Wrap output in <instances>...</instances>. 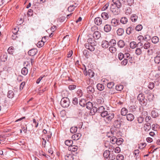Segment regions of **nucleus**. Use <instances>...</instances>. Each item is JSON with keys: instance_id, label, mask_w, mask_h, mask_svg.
Returning a JSON list of instances; mask_svg holds the SVG:
<instances>
[{"instance_id": "1", "label": "nucleus", "mask_w": 160, "mask_h": 160, "mask_svg": "<svg viewBox=\"0 0 160 160\" xmlns=\"http://www.w3.org/2000/svg\"><path fill=\"white\" fill-rule=\"evenodd\" d=\"M137 99L139 101L140 103L142 106H146L147 105L148 102L147 100L145 98L144 96L142 93H140L138 95Z\"/></svg>"}, {"instance_id": "2", "label": "nucleus", "mask_w": 160, "mask_h": 160, "mask_svg": "<svg viewBox=\"0 0 160 160\" xmlns=\"http://www.w3.org/2000/svg\"><path fill=\"white\" fill-rule=\"evenodd\" d=\"M70 104V100L69 98L67 97L63 98L60 102V104L64 108L68 107Z\"/></svg>"}, {"instance_id": "3", "label": "nucleus", "mask_w": 160, "mask_h": 160, "mask_svg": "<svg viewBox=\"0 0 160 160\" xmlns=\"http://www.w3.org/2000/svg\"><path fill=\"white\" fill-rule=\"evenodd\" d=\"M114 115L113 113H109L106 117L104 120L107 122H109L114 118Z\"/></svg>"}, {"instance_id": "4", "label": "nucleus", "mask_w": 160, "mask_h": 160, "mask_svg": "<svg viewBox=\"0 0 160 160\" xmlns=\"http://www.w3.org/2000/svg\"><path fill=\"white\" fill-rule=\"evenodd\" d=\"M122 121L120 120H117L114 121L113 122V126L114 128H119L121 126Z\"/></svg>"}, {"instance_id": "5", "label": "nucleus", "mask_w": 160, "mask_h": 160, "mask_svg": "<svg viewBox=\"0 0 160 160\" xmlns=\"http://www.w3.org/2000/svg\"><path fill=\"white\" fill-rule=\"evenodd\" d=\"M126 33L130 34L132 33H135V29L134 27L132 26L128 28L126 30Z\"/></svg>"}, {"instance_id": "6", "label": "nucleus", "mask_w": 160, "mask_h": 160, "mask_svg": "<svg viewBox=\"0 0 160 160\" xmlns=\"http://www.w3.org/2000/svg\"><path fill=\"white\" fill-rule=\"evenodd\" d=\"M101 36V33L98 31H95L93 34V37L95 39H99Z\"/></svg>"}, {"instance_id": "7", "label": "nucleus", "mask_w": 160, "mask_h": 160, "mask_svg": "<svg viewBox=\"0 0 160 160\" xmlns=\"http://www.w3.org/2000/svg\"><path fill=\"white\" fill-rule=\"evenodd\" d=\"M119 20L116 18L112 19L111 21V23L112 26L116 27L119 24Z\"/></svg>"}, {"instance_id": "8", "label": "nucleus", "mask_w": 160, "mask_h": 160, "mask_svg": "<svg viewBox=\"0 0 160 160\" xmlns=\"http://www.w3.org/2000/svg\"><path fill=\"white\" fill-rule=\"evenodd\" d=\"M37 52L38 51L36 49H32L29 51L28 54L30 56H34L36 54Z\"/></svg>"}, {"instance_id": "9", "label": "nucleus", "mask_w": 160, "mask_h": 160, "mask_svg": "<svg viewBox=\"0 0 160 160\" xmlns=\"http://www.w3.org/2000/svg\"><path fill=\"white\" fill-rule=\"evenodd\" d=\"M157 54V56L154 57V61L155 63L159 64L160 63V55L158 52Z\"/></svg>"}, {"instance_id": "10", "label": "nucleus", "mask_w": 160, "mask_h": 160, "mask_svg": "<svg viewBox=\"0 0 160 160\" xmlns=\"http://www.w3.org/2000/svg\"><path fill=\"white\" fill-rule=\"evenodd\" d=\"M88 42L89 43L90 45L92 46H96L97 42L96 40L93 39L92 38H90L88 39L87 40Z\"/></svg>"}, {"instance_id": "11", "label": "nucleus", "mask_w": 160, "mask_h": 160, "mask_svg": "<svg viewBox=\"0 0 160 160\" xmlns=\"http://www.w3.org/2000/svg\"><path fill=\"white\" fill-rule=\"evenodd\" d=\"M102 20L100 17H97L95 18L94 22L95 24L98 25H100L102 23Z\"/></svg>"}, {"instance_id": "12", "label": "nucleus", "mask_w": 160, "mask_h": 160, "mask_svg": "<svg viewBox=\"0 0 160 160\" xmlns=\"http://www.w3.org/2000/svg\"><path fill=\"white\" fill-rule=\"evenodd\" d=\"M111 26L109 24L105 25L104 27V31L106 32H110L111 31Z\"/></svg>"}, {"instance_id": "13", "label": "nucleus", "mask_w": 160, "mask_h": 160, "mask_svg": "<svg viewBox=\"0 0 160 160\" xmlns=\"http://www.w3.org/2000/svg\"><path fill=\"white\" fill-rule=\"evenodd\" d=\"M78 148V147L77 146L72 145L68 147V150L72 152H75L77 151Z\"/></svg>"}, {"instance_id": "14", "label": "nucleus", "mask_w": 160, "mask_h": 160, "mask_svg": "<svg viewBox=\"0 0 160 160\" xmlns=\"http://www.w3.org/2000/svg\"><path fill=\"white\" fill-rule=\"evenodd\" d=\"M112 2L118 8H119L121 7L122 4L120 1L118 0H112Z\"/></svg>"}, {"instance_id": "15", "label": "nucleus", "mask_w": 160, "mask_h": 160, "mask_svg": "<svg viewBox=\"0 0 160 160\" xmlns=\"http://www.w3.org/2000/svg\"><path fill=\"white\" fill-rule=\"evenodd\" d=\"M143 128L145 131L148 132L149 131L151 128L150 124L149 123L145 124L144 125Z\"/></svg>"}, {"instance_id": "16", "label": "nucleus", "mask_w": 160, "mask_h": 160, "mask_svg": "<svg viewBox=\"0 0 160 160\" xmlns=\"http://www.w3.org/2000/svg\"><path fill=\"white\" fill-rule=\"evenodd\" d=\"M109 46L108 42L106 40H103L102 42V46L103 48H107Z\"/></svg>"}, {"instance_id": "17", "label": "nucleus", "mask_w": 160, "mask_h": 160, "mask_svg": "<svg viewBox=\"0 0 160 160\" xmlns=\"http://www.w3.org/2000/svg\"><path fill=\"white\" fill-rule=\"evenodd\" d=\"M87 90L88 93L91 94L94 92V88L92 86H89L87 88Z\"/></svg>"}, {"instance_id": "18", "label": "nucleus", "mask_w": 160, "mask_h": 160, "mask_svg": "<svg viewBox=\"0 0 160 160\" xmlns=\"http://www.w3.org/2000/svg\"><path fill=\"white\" fill-rule=\"evenodd\" d=\"M127 118L128 121H132L134 119V116L132 114L129 113L127 115Z\"/></svg>"}, {"instance_id": "19", "label": "nucleus", "mask_w": 160, "mask_h": 160, "mask_svg": "<svg viewBox=\"0 0 160 160\" xmlns=\"http://www.w3.org/2000/svg\"><path fill=\"white\" fill-rule=\"evenodd\" d=\"M118 46L120 48H122L125 46V42L123 41L122 40H120L117 43Z\"/></svg>"}, {"instance_id": "20", "label": "nucleus", "mask_w": 160, "mask_h": 160, "mask_svg": "<svg viewBox=\"0 0 160 160\" xmlns=\"http://www.w3.org/2000/svg\"><path fill=\"white\" fill-rule=\"evenodd\" d=\"M81 136V134L80 133H78L74 134L72 136V138H74V140H78Z\"/></svg>"}, {"instance_id": "21", "label": "nucleus", "mask_w": 160, "mask_h": 160, "mask_svg": "<svg viewBox=\"0 0 160 160\" xmlns=\"http://www.w3.org/2000/svg\"><path fill=\"white\" fill-rule=\"evenodd\" d=\"M92 108L90 109V112L92 115H93L95 114V113L98 112V110L97 108L95 107H93Z\"/></svg>"}, {"instance_id": "22", "label": "nucleus", "mask_w": 160, "mask_h": 160, "mask_svg": "<svg viewBox=\"0 0 160 160\" xmlns=\"http://www.w3.org/2000/svg\"><path fill=\"white\" fill-rule=\"evenodd\" d=\"M159 40V39L157 36H154L152 38V42L154 44L157 43Z\"/></svg>"}, {"instance_id": "23", "label": "nucleus", "mask_w": 160, "mask_h": 160, "mask_svg": "<svg viewBox=\"0 0 160 160\" xmlns=\"http://www.w3.org/2000/svg\"><path fill=\"white\" fill-rule=\"evenodd\" d=\"M101 16L102 18L104 20H106L108 18V14L106 12H103L101 14Z\"/></svg>"}, {"instance_id": "24", "label": "nucleus", "mask_w": 160, "mask_h": 160, "mask_svg": "<svg viewBox=\"0 0 160 160\" xmlns=\"http://www.w3.org/2000/svg\"><path fill=\"white\" fill-rule=\"evenodd\" d=\"M124 32V30L122 28H119L117 30V34L119 36H122Z\"/></svg>"}, {"instance_id": "25", "label": "nucleus", "mask_w": 160, "mask_h": 160, "mask_svg": "<svg viewBox=\"0 0 160 160\" xmlns=\"http://www.w3.org/2000/svg\"><path fill=\"white\" fill-rule=\"evenodd\" d=\"M73 143V141L72 140H66L65 142V144L68 146L69 147L72 145Z\"/></svg>"}, {"instance_id": "26", "label": "nucleus", "mask_w": 160, "mask_h": 160, "mask_svg": "<svg viewBox=\"0 0 160 160\" xmlns=\"http://www.w3.org/2000/svg\"><path fill=\"white\" fill-rule=\"evenodd\" d=\"M97 87L98 90L102 91L104 88V86L102 84L98 83L97 85Z\"/></svg>"}, {"instance_id": "27", "label": "nucleus", "mask_w": 160, "mask_h": 160, "mask_svg": "<svg viewBox=\"0 0 160 160\" xmlns=\"http://www.w3.org/2000/svg\"><path fill=\"white\" fill-rule=\"evenodd\" d=\"M110 152V151H109L108 150H105L103 153V157L106 159H108L109 156Z\"/></svg>"}, {"instance_id": "28", "label": "nucleus", "mask_w": 160, "mask_h": 160, "mask_svg": "<svg viewBox=\"0 0 160 160\" xmlns=\"http://www.w3.org/2000/svg\"><path fill=\"white\" fill-rule=\"evenodd\" d=\"M14 93L12 90H9L8 91L7 94V97L10 98H12L13 97Z\"/></svg>"}, {"instance_id": "29", "label": "nucleus", "mask_w": 160, "mask_h": 160, "mask_svg": "<svg viewBox=\"0 0 160 160\" xmlns=\"http://www.w3.org/2000/svg\"><path fill=\"white\" fill-rule=\"evenodd\" d=\"M88 75L91 77H93L94 75V73L93 71L91 69H89L88 70Z\"/></svg>"}, {"instance_id": "30", "label": "nucleus", "mask_w": 160, "mask_h": 160, "mask_svg": "<svg viewBox=\"0 0 160 160\" xmlns=\"http://www.w3.org/2000/svg\"><path fill=\"white\" fill-rule=\"evenodd\" d=\"M86 106L87 109H90L93 107V105L92 103L90 102H86Z\"/></svg>"}, {"instance_id": "31", "label": "nucleus", "mask_w": 160, "mask_h": 160, "mask_svg": "<svg viewBox=\"0 0 160 160\" xmlns=\"http://www.w3.org/2000/svg\"><path fill=\"white\" fill-rule=\"evenodd\" d=\"M121 114L123 116H125L128 112V110L125 108H123L121 110Z\"/></svg>"}, {"instance_id": "32", "label": "nucleus", "mask_w": 160, "mask_h": 160, "mask_svg": "<svg viewBox=\"0 0 160 160\" xmlns=\"http://www.w3.org/2000/svg\"><path fill=\"white\" fill-rule=\"evenodd\" d=\"M86 101L84 99H82L79 101L80 105L82 107H84L86 104Z\"/></svg>"}, {"instance_id": "33", "label": "nucleus", "mask_w": 160, "mask_h": 160, "mask_svg": "<svg viewBox=\"0 0 160 160\" xmlns=\"http://www.w3.org/2000/svg\"><path fill=\"white\" fill-rule=\"evenodd\" d=\"M138 18V16L136 14L132 15L131 17V19L133 22H136Z\"/></svg>"}, {"instance_id": "34", "label": "nucleus", "mask_w": 160, "mask_h": 160, "mask_svg": "<svg viewBox=\"0 0 160 160\" xmlns=\"http://www.w3.org/2000/svg\"><path fill=\"white\" fill-rule=\"evenodd\" d=\"M123 88V86L121 85H117L116 86V89L118 91H121Z\"/></svg>"}, {"instance_id": "35", "label": "nucleus", "mask_w": 160, "mask_h": 160, "mask_svg": "<svg viewBox=\"0 0 160 160\" xmlns=\"http://www.w3.org/2000/svg\"><path fill=\"white\" fill-rule=\"evenodd\" d=\"M28 72V69L24 67L22 69V74L26 75L27 74Z\"/></svg>"}, {"instance_id": "36", "label": "nucleus", "mask_w": 160, "mask_h": 160, "mask_svg": "<svg viewBox=\"0 0 160 160\" xmlns=\"http://www.w3.org/2000/svg\"><path fill=\"white\" fill-rule=\"evenodd\" d=\"M120 22L123 24H125L128 22V19L125 17H122L120 20Z\"/></svg>"}, {"instance_id": "37", "label": "nucleus", "mask_w": 160, "mask_h": 160, "mask_svg": "<svg viewBox=\"0 0 160 160\" xmlns=\"http://www.w3.org/2000/svg\"><path fill=\"white\" fill-rule=\"evenodd\" d=\"M130 46L132 48H135L137 47L136 43L134 41L131 42L130 44Z\"/></svg>"}, {"instance_id": "38", "label": "nucleus", "mask_w": 160, "mask_h": 160, "mask_svg": "<svg viewBox=\"0 0 160 160\" xmlns=\"http://www.w3.org/2000/svg\"><path fill=\"white\" fill-rule=\"evenodd\" d=\"M151 115L152 117L155 118L158 116V113L155 110H152L151 113Z\"/></svg>"}, {"instance_id": "39", "label": "nucleus", "mask_w": 160, "mask_h": 160, "mask_svg": "<svg viewBox=\"0 0 160 160\" xmlns=\"http://www.w3.org/2000/svg\"><path fill=\"white\" fill-rule=\"evenodd\" d=\"M139 153V151L138 149L135 150L133 151V154L136 159H137L138 157V156Z\"/></svg>"}, {"instance_id": "40", "label": "nucleus", "mask_w": 160, "mask_h": 160, "mask_svg": "<svg viewBox=\"0 0 160 160\" xmlns=\"http://www.w3.org/2000/svg\"><path fill=\"white\" fill-rule=\"evenodd\" d=\"M77 127H72L70 129V132L72 133H75L77 131Z\"/></svg>"}, {"instance_id": "41", "label": "nucleus", "mask_w": 160, "mask_h": 160, "mask_svg": "<svg viewBox=\"0 0 160 160\" xmlns=\"http://www.w3.org/2000/svg\"><path fill=\"white\" fill-rule=\"evenodd\" d=\"M148 98L149 101L152 100L154 98V95L153 93H149L148 96Z\"/></svg>"}, {"instance_id": "42", "label": "nucleus", "mask_w": 160, "mask_h": 160, "mask_svg": "<svg viewBox=\"0 0 160 160\" xmlns=\"http://www.w3.org/2000/svg\"><path fill=\"white\" fill-rule=\"evenodd\" d=\"M105 108L103 106H100L97 108L98 112L101 113L104 111Z\"/></svg>"}, {"instance_id": "43", "label": "nucleus", "mask_w": 160, "mask_h": 160, "mask_svg": "<svg viewBox=\"0 0 160 160\" xmlns=\"http://www.w3.org/2000/svg\"><path fill=\"white\" fill-rule=\"evenodd\" d=\"M12 32L13 33V35H12V39L14 40L17 39L18 37L17 35V32L12 31Z\"/></svg>"}, {"instance_id": "44", "label": "nucleus", "mask_w": 160, "mask_h": 160, "mask_svg": "<svg viewBox=\"0 0 160 160\" xmlns=\"http://www.w3.org/2000/svg\"><path fill=\"white\" fill-rule=\"evenodd\" d=\"M115 155L113 154V153H110L109 154V156L108 157V158L109 159H111V160H113L115 159Z\"/></svg>"}, {"instance_id": "45", "label": "nucleus", "mask_w": 160, "mask_h": 160, "mask_svg": "<svg viewBox=\"0 0 160 160\" xmlns=\"http://www.w3.org/2000/svg\"><path fill=\"white\" fill-rule=\"evenodd\" d=\"M150 47V43L148 42L145 43L143 46V48L145 49H147Z\"/></svg>"}, {"instance_id": "46", "label": "nucleus", "mask_w": 160, "mask_h": 160, "mask_svg": "<svg viewBox=\"0 0 160 160\" xmlns=\"http://www.w3.org/2000/svg\"><path fill=\"white\" fill-rule=\"evenodd\" d=\"M14 48L13 47H10L8 50V53L10 54H12L14 52Z\"/></svg>"}, {"instance_id": "47", "label": "nucleus", "mask_w": 160, "mask_h": 160, "mask_svg": "<svg viewBox=\"0 0 160 160\" xmlns=\"http://www.w3.org/2000/svg\"><path fill=\"white\" fill-rule=\"evenodd\" d=\"M44 42L42 40L40 41L37 43V46L38 47H39V48H40L41 47H42V46H43V45L44 44Z\"/></svg>"}, {"instance_id": "48", "label": "nucleus", "mask_w": 160, "mask_h": 160, "mask_svg": "<svg viewBox=\"0 0 160 160\" xmlns=\"http://www.w3.org/2000/svg\"><path fill=\"white\" fill-rule=\"evenodd\" d=\"M135 53L137 55H140L142 53V50L141 48H137L135 50Z\"/></svg>"}, {"instance_id": "49", "label": "nucleus", "mask_w": 160, "mask_h": 160, "mask_svg": "<svg viewBox=\"0 0 160 160\" xmlns=\"http://www.w3.org/2000/svg\"><path fill=\"white\" fill-rule=\"evenodd\" d=\"M135 30L138 31H141L142 28V26L141 24L137 25L135 28Z\"/></svg>"}, {"instance_id": "50", "label": "nucleus", "mask_w": 160, "mask_h": 160, "mask_svg": "<svg viewBox=\"0 0 160 160\" xmlns=\"http://www.w3.org/2000/svg\"><path fill=\"white\" fill-rule=\"evenodd\" d=\"M108 114V112L106 111H104L101 113V115L102 117H106Z\"/></svg>"}, {"instance_id": "51", "label": "nucleus", "mask_w": 160, "mask_h": 160, "mask_svg": "<svg viewBox=\"0 0 160 160\" xmlns=\"http://www.w3.org/2000/svg\"><path fill=\"white\" fill-rule=\"evenodd\" d=\"M116 42L114 39H112L109 41V45H110L111 46H114L116 44Z\"/></svg>"}, {"instance_id": "52", "label": "nucleus", "mask_w": 160, "mask_h": 160, "mask_svg": "<svg viewBox=\"0 0 160 160\" xmlns=\"http://www.w3.org/2000/svg\"><path fill=\"white\" fill-rule=\"evenodd\" d=\"M159 128L158 125L157 124H153L152 126V129L155 131L157 130Z\"/></svg>"}, {"instance_id": "53", "label": "nucleus", "mask_w": 160, "mask_h": 160, "mask_svg": "<svg viewBox=\"0 0 160 160\" xmlns=\"http://www.w3.org/2000/svg\"><path fill=\"white\" fill-rule=\"evenodd\" d=\"M123 140V139L122 138H120L118 139H117L116 143L118 145H120L122 143V141Z\"/></svg>"}, {"instance_id": "54", "label": "nucleus", "mask_w": 160, "mask_h": 160, "mask_svg": "<svg viewBox=\"0 0 160 160\" xmlns=\"http://www.w3.org/2000/svg\"><path fill=\"white\" fill-rule=\"evenodd\" d=\"M114 83L113 82H108L107 84V87L109 88H112L114 85Z\"/></svg>"}, {"instance_id": "55", "label": "nucleus", "mask_w": 160, "mask_h": 160, "mask_svg": "<svg viewBox=\"0 0 160 160\" xmlns=\"http://www.w3.org/2000/svg\"><path fill=\"white\" fill-rule=\"evenodd\" d=\"M109 50L112 53H114L116 51V49L113 46H111L109 47Z\"/></svg>"}, {"instance_id": "56", "label": "nucleus", "mask_w": 160, "mask_h": 160, "mask_svg": "<svg viewBox=\"0 0 160 160\" xmlns=\"http://www.w3.org/2000/svg\"><path fill=\"white\" fill-rule=\"evenodd\" d=\"M117 138L115 137H112L110 139L111 142L113 144H114L116 142Z\"/></svg>"}, {"instance_id": "57", "label": "nucleus", "mask_w": 160, "mask_h": 160, "mask_svg": "<svg viewBox=\"0 0 160 160\" xmlns=\"http://www.w3.org/2000/svg\"><path fill=\"white\" fill-rule=\"evenodd\" d=\"M123 158L124 157L122 154H118L116 157V159L117 160H123Z\"/></svg>"}, {"instance_id": "58", "label": "nucleus", "mask_w": 160, "mask_h": 160, "mask_svg": "<svg viewBox=\"0 0 160 160\" xmlns=\"http://www.w3.org/2000/svg\"><path fill=\"white\" fill-rule=\"evenodd\" d=\"M72 102L75 105L77 104L78 103V98H73L72 100Z\"/></svg>"}, {"instance_id": "59", "label": "nucleus", "mask_w": 160, "mask_h": 160, "mask_svg": "<svg viewBox=\"0 0 160 160\" xmlns=\"http://www.w3.org/2000/svg\"><path fill=\"white\" fill-rule=\"evenodd\" d=\"M77 94L78 95V96L79 97H82V91L81 89H79L77 91Z\"/></svg>"}, {"instance_id": "60", "label": "nucleus", "mask_w": 160, "mask_h": 160, "mask_svg": "<svg viewBox=\"0 0 160 160\" xmlns=\"http://www.w3.org/2000/svg\"><path fill=\"white\" fill-rule=\"evenodd\" d=\"M118 57L119 59L120 60H121L123 58H124V54L121 52H120L118 54Z\"/></svg>"}, {"instance_id": "61", "label": "nucleus", "mask_w": 160, "mask_h": 160, "mask_svg": "<svg viewBox=\"0 0 160 160\" xmlns=\"http://www.w3.org/2000/svg\"><path fill=\"white\" fill-rule=\"evenodd\" d=\"M154 83L152 82H150L148 85V88L150 89H152L154 87Z\"/></svg>"}, {"instance_id": "62", "label": "nucleus", "mask_w": 160, "mask_h": 160, "mask_svg": "<svg viewBox=\"0 0 160 160\" xmlns=\"http://www.w3.org/2000/svg\"><path fill=\"white\" fill-rule=\"evenodd\" d=\"M97 101L98 104H102L104 102L103 99L102 98H99Z\"/></svg>"}, {"instance_id": "63", "label": "nucleus", "mask_w": 160, "mask_h": 160, "mask_svg": "<svg viewBox=\"0 0 160 160\" xmlns=\"http://www.w3.org/2000/svg\"><path fill=\"white\" fill-rule=\"evenodd\" d=\"M124 59L126 58L129 59L130 58V54L128 53H126L124 54Z\"/></svg>"}, {"instance_id": "64", "label": "nucleus", "mask_w": 160, "mask_h": 160, "mask_svg": "<svg viewBox=\"0 0 160 160\" xmlns=\"http://www.w3.org/2000/svg\"><path fill=\"white\" fill-rule=\"evenodd\" d=\"M76 86L74 85H72L68 86L69 89L70 90H73L76 88Z\"/></svg>"}]
</instances>
